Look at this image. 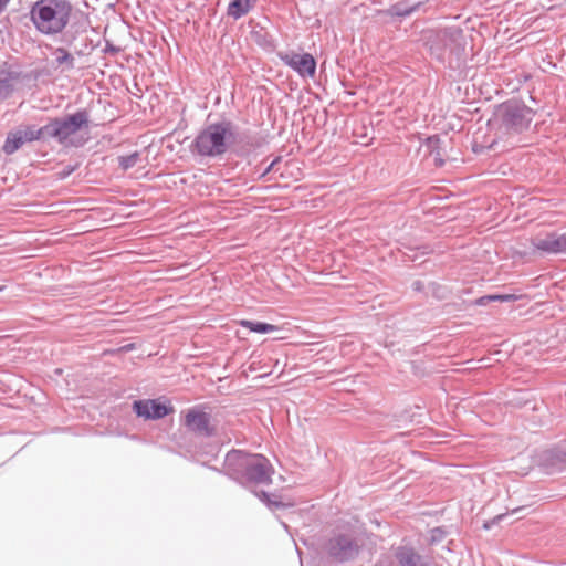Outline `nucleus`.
<instances>
[{"label":"nucleus","instance_id":"f257e3e1","mask_svg":"<svg viewBox=\"0 0 566 566\" xmlns=\"http://www.w3.org/2000/svg\"><path fill=\"white\" fill-rule=\"evenodd\" d=\"M209 468L250 490L271 511L290 506L282 502L277 494L256 491L258 486L270 485L274 474V468L270 460L262 454L232 449L227 452L222 469Z\"/></svg>","mask_w":566,"mask_h":566},{"label":"nucleus","instance_id":"f03ea898","mask_svg":"<svg viewBox=\"0 0 566 566\" xmlns=\"http://www.w3.org/2000/svg\"><path fill=\"white\" fill-rule=\"evenodd\" d=\"M247 146H252L249 136L239 133L238 125L231 119L222 117L206 124L195 136L189 150L193 156L220 159L232 149L238 156H243L249 153Z\"/></svg>","mask_w":566,"mask_h":566},{"label":"nucleus","instance_id":"7ed1b4c3","mask_svg":"<svg viewBox=\"0 0 566 566\" xmlns=\"http://www.w3.org/2000/svg\"><path fill=\"white\" fill-rule=\"evenodd\" d=\"M426 46L432 59L450 70L460 69L465 61V39L458 27L429 32Z\"/></svg>","mask_w":566,"mask_h":566},{"label":"nucleus","instance_id":"20e7f679","mask_svg":"<svg viewBox=\"0 0 566 566\" xmlns=\"http://www.w3.org/2000/svg\"><path fill=\"white\" fill-rule=\"evenodd\" d=\"M72 6L67 0H38L30 15L35 29L45 35L61 33L67 25Z\"/></svg>","mask_w":566,"mask_h":566},{"label":"nucleus","instance_id":"39448f33","mask_svg":"<svg viewBox=\"0 0 566 566\" xmlns=\"http://www.w3.org/2000/svg\"><path fill=\"white\" fill-rule=\"evenodd\" d=\"M495 116L505 132L521 134L528 129L535 112L522 101L509 99L497 106Z\"/></svg>","mask_w":566,"mask_h":566},{"label":"nucleus","instance_id":"423d86ee","mask_svg":"<svg viewBox=\"0 0 566 566\" xmlns=\"http://www.w3.org/2000/svg\"><path fill=\"white\" fill-rule=\"evenodd\" d=\"M88 122L90 113L87 109H80L64 117H55L48 123L49 137L63 144L71 135L83 127H87Z\"/></svg>","mask_w":566,"mask_h":566},{"label":"nucleus","instance_id":"0eeeda50","mask_svg":"<svg viewBox=\"0 0 566 566\" xmlns=\"http://www.w3.org/2000/svg\"><path fill=\"white\" fill-rule=\"evenodd\" d=\"M360 545L352 534H337L326 543V553L337 563H346L355 559L359 554Z\"/></svg>","mask_w":566,"mask_h":566},{"label":"nucleus","instance_id":"6e6552de","mask_svg":"<svg viewBox=\"0 0 566 566\" xmlns=\"http://www.w3.org/2000/svg\"><path fill=\"white\" fill-rule=\"evenodd\" d=\"M280 60L301 77H313L316 73V61L310 53H296L294 51L280 52Z\"/></svg>","mask_w":566,"mask_h":566},{"label":"nucleus","instance_id":"1a4fd4ad","mask_svg":"<svg viewBox=\"0 0 566 566\" xmlns=\"http://www.w3.org/2000/svg\"><path fill=\"white\" fill-rule=\"evenodd\" d=\"M133 410L137 417L146 420H158L174 412V407L169 401H161L160 399H142L133 402Z\"/></svg>","mask_w":566,"mask_h":566},{"label":"nucleus","instance_id":"9d476101","mask_svg":"<svg viewBox=\"0 0 566 566\" xmlns=\"http://www.w3.org/2000/svg\"><path fill=\"white\" fill-rule=\"evenodd\" d=\"M534 250L543 254H566V233L548 232L531 240Z\"/></svg>","mask_w":566,"mask_h":566},{"label":"nucleus","instance_id":"9b49d317","mask_svg":"<svg viewBox=\"0 0 566 566\" xmlns=\"http://www.w3.org/2000/svg\"><path fill=\"white\" fill-rule=\"evenodd\" d=\"M185 426L189 431L202 437H212L216 431L214 427L211 426L210 413L197 408H191L187 411Z\"/></svg>","mask_w":566,"mask_h":566},{"label":"nucleus","instance_id":"f8f14e48","mask_svg":"<svg viewBox=\"0 0 566 566\" xmlns=\"http://www.w3.org/2000/svg\"><path fill=\"white\" fill-rule=\"evenodd\" d=\"M398 566H431L432 558L429 555L420 554L411 545H400L394 552Z\"/></svg>","mask_w":566,"mask_h":566},{"label":"nucleus","instance_id":"ddd939ff","mask_svg":"<svg viewBox=\"0 0 566 566\" xmlns=\"http://www.w3.org/2000/svg\"><path fill=\"white\" fill-rule=\"evenodd\" d=\"M545 465L549 473L566 471V448L552 449L544 455Z\"/></svg>","mask_w":566,"mask_h":566},{"label":"nucleus","instance_id":"4468645a","mask_svg":"<svg viewBox=\"0 0 566 566\" xmlns=\"http://www.w3.org/2000/svg\"><path fill=\"white\" fill-rule=\"evenodd\" d=\"M421 6V2H417L413 4H409L406 0L398 1L394 4H391L387 9V14L392 18H407L411 15L413 12H416Z\"/></svg>","mask_w":566,"mask_h":566},{"label":"nucleus","instance_id":"2eb2a0df","mask_svg":"<svg viewBox=\"0 0 566 566\" xmlns=\"http://www.w3.org/2000/svg\"><path fill=\"white\" fill-rule=\"evenodd\" d=\"M258 2V0H231L228 6L227 13L234 20L245 15Z\"/></svg>","mask_w":566,"mask_h":566},{"label":"nucleus","instance_id":"dca6fc26","mask_svg":"<svg viewBox=\"0 0 566 566\" xmlns=\"http://www.w3.org/2000/svg\"><path fill=\"white\" fill-rule=\"evenodd\" d=\"M21 134L25 143H31L41 139L45 140L50 138L48 124L40 128H36L34 125L27 126L24 129H21Z\"/></svg>","mask_w":566,"mask_h":566},{"label":"nucleus","instance_id":"f3484780","mask_svg":"<svg viewBox=\"0 0 566 566\" xmlns=\"http://www.w3.org/2000/svg\"><path fill=\"white\" fill-rule=\"evenodd\" d=\"M24 143L25 142H24L23 136L21 134V129H18L15 132H10L7 135V138H6V142H4V145H3L2 149H3L4 154L12 155L18 149H20Z\"/></svg>","mask_w":566,"mask_h":566},{"label":"nucleus","instance_id":"a211bd4d","mask_svg":"<svg viewBox=\"0 0 566 566\" xmlns=\"http://www.w3.org/2000/svg\"><path fill=\"white\" fill-rule=\"evenodd\" d=\"M54 62L57 67L63 66V70H73L75 67L74 56L64 48H57L54 53Z\"/></svg>","mask_w":566,"mask_h":566},{"label":"nucleus","instance_id":"6ab92c4d","mask_svg":"<svg viewBox=\"0 0 566 566\" xmlns=\"http://www.w3.org/2000/svg\"><path fill=\"white\" fill-rule=\"evenodd\" d=\"M241 326L248 328L250 332L259 334H268L279 329L275 325L259 321H242Z\"/></svg>","mask_w":566,"mask_h":566},{"label":"nucleus","instance_id":"aec40b11","mask_svg":"<svg viewBox=\"0 0 566 566\" xmlns=\"http://www.w3.org/2000/svg\"><path fill=\"white\" fill-rule=\"evenodd\" d=\"M13 77L10 72L0 71V98H7L13 91Z\"/></svg>","mask_w":566,"mask_h":566},{"label":"nucleus","instance_id":"412c9836","mask_svg":"<svg viewBox=\"0 0 566 566\" xmlns=\"http://www.w3.org/2000/svg\"><path fill=\"white\" fill-rule=\"evenodd\" d=\"M512 300H514V295H511V294H490V295H484V296L476 298L474 301V304L478 306H485L490 302H495V301L510 302Z\"/></svg>","mask_w":566,"mask_h":566},{"label":"nucleus","instance_id":"4be33fe9","mask_svg":"<svg viewBox=\"0 0 566 566\" xmlns=\"http://www.w3.org/2000/svg\"><path fill=\"white\" fill-rule=\"evenodd\" d=\"M140 154L138 151H134L129 155L119 156L118 165L123 170H128L133 168L139 160Z\"/></svg>","mask_w":566,"mask_h":566},{"label":"nucleus","instance_id":"5701e85b","mask_svg":"<svg viewBox=\"0 0 566 566\" xmlns=\"http://www.w3.org/2000/svg\"><path fill=\"white\" fill-rule=\"evenodd\" d=\"M440 143L439 137L431 136L427 138V146L431 149V155H434L436 165L441 167L443 165V159L441 158L440 151L438 150V145Z\"/></svg>","mask_w":566,"mask_h":566},{"label":"nucleus","instance_id":"b1692460","mask_svg":"<svg viewBox=\"0 0 566 566\" xmlns=\"http://www.w3.org/2000/svg\"><path fill=\"white\" fill-rule=\"evenodd\" d=\"M254 39L258 45L265 50H273L274 43L271 36H269L266 33L261 32H254Z\"/></svg>","mask_w":566,"mask_h":566},{"label":"nucleus","instance_id":"393cba45","mask_svg":"<svg viewBox=\"0 0 566 566\" xmlns=\"http://www.w3.org/2000/svg\"><path fill=\"white\" fill-rule=\"evenodd\" d=\"M509 515V513H502V514H497L496 516L485 521L483 523V528L485 531H490L492 527H494L495 525L500 524L502 521H504V518Z\"/></svg>","mask_w":566,"mask_h":566},{"label":"nucleus","instance_id":"a878e982","mask_svg":"<svg viewBox=\"0 0 566 566\" xmlns=\"http://www.w3.org/2000/svg\"><path fill=\"white\" fill-rule=\"evenodd\" d=\"M446 536V532L441 527H434L430 531V544H437L441 542Z\"/></svg>","mask_w":566,"mask_h":566},{"label":"nucleus","instance_id":"bb28decb","mask_svg":"<svg viewBox=\"0 0 566 566\" xmlns=\"http://www.w3.org/2000/svg\"><path fill=\"white\" fill-rule=\"evenodd\" d=\"M281 161V156L275 157L269 166H266L262 171L259 174V179H263L268 174H270L275 165Z\"/></svg>","mask_w":566,"mask_h":566},{"label":"nucleus","instance_id":"cd10ccee","mask_svg":"<svg viewBox=\"0 0 566 566\" xmlns=\"http://www.w3.org/2000/svg\"><path fill=\"white\" fill-rule=\"evenodd\" d=\"M220 452V446L213 444L209 446V449L207 451H203L202 453L206 455H211V458H217L218 453Z\"/></svg>","mask_w":566,"mask_h":566},{"label":"nucleus","instance_id":"c85d7f7f","mask_svg":"<svg viewBox=\"0 0 566 566\" xmlns=\"http://www.w3.org/2000/svg\"><path fill=\"white\" fill-rule=\"evenodd\" d=\"M411 287L415 292H422L424 290V285L421 281L412 282Z\"/></svg>","mask_w":566,"mask_h":566},{"label":"nucleus","instance_id":"c756f323","mask_svg":"<svg viewBox=\"0 0 566 566\" xmlns=\"http://www.w3.org/2000/svg\"><path fill=\"white\" fill-rule=\"evenodd\" d=\"M10 0H0V11L8 4Z\"/></svg>","mask_w":566,"mask_h":566},{"label":"nucleus","instance_id":"7c9ffc66","mask_svg":"<svg viewBox=\"0 0 566 566\" xmlns=\"http://www.w3.org/2000/svg\"><path fill=\"white\" fill-rule=\"evenodd\" d=\"M523 507H515L511 511L512 514L520 512Z\"/></svg>","mask_w":566,"mask_h":566},{"label":"nucleus","instance_id":"2f4dec72","mask_svg":"<svg viewBox=\"0 0 566 566\" xmlns=\"http://www.w3.org/2000/svg\"><path fill=\"white\" fill-rule=\"evenodd\" d=\"M66 175H70L72 172V169H65Z\"/></svg>","mask_w":566,"mask_h":566},{"label":"nucleus","instance_id":"473e14b6","mask_svg":"<svg viewBox=\"0 0 566 566\" xmlns=\"http://www.w3.org/2000/svg\"><path fill=\"white\" fill-rule=\"evenodd\" d=\"M66 175H70L72 172V169H65Z\"/></svg>","mask_w":566,"mask_h":566},{"label":"nucleus","instance_id":"72a5a7b5","mask_svg":"<svg viewBox=\"0 0 566 566\" xmlns=\"http://www.w3.org/2000/svg\"><path fill=\"white\" fill-rule=\"evenodd\" d=\"M66 175H70L72 172V169H65Z\"/></svg>","mask_w":566,"mask_h":566},{"label":"nucleus","instance_id":"f704fd0d","mask_svg":"<svg viewBox=\"0 0 566 566\" xmlns=\"http://www.w3.org/2000/svg\"><path fill=\"white\" fill-rule=\"evenodd\" d=\"M66 175H70L72 172V169H65Z\"/></svg>","mask_w":566,"mask_h":566},{"label":"nucleus","instance_id":"c9c22d12","mask_svg":"<svg viewBox=\"0 0 566 566\" xmlns=\"http://www.w3.org/2000/svg\"><path fill=\"white\" fill-rule=\"evenodd\" d=\"M426 253H427V248L424 247L423 251H422V254H426Z\"/></svg>","mask_w":566,"mask_h":566},{"label":"nucleus","instance_id":"e433bc0d","mask_svg":"<svg viewBox=\"0 0 566 566\" xmlns=\"http://www.w3.org/2000/svg\"><path fill=\"white\" fill-rule=\"evenodd\" d=\"M3 290H4V286L0 285V292H2Z\"/></svg>","mask_w":566,"mask_h":566}]
</instances>
